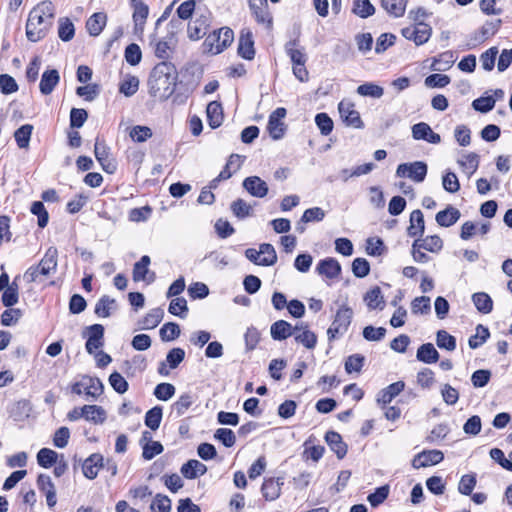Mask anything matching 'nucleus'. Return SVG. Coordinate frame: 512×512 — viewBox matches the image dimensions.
<instances>
[{
  "label": "nucleus",
  "instance_id": "f257e3e1",
  "mask_svg": "<svg viewBox=\"0 0 512 512\" xmlns=\"http://www.w3.org/2000/svg\"><path fill=\"white\" fill-rule=\"evenodd\" d=\"M178 72L175 65L162 61L154 66L148 78L149 94L167 100L175 91Z\"/></svg>",
  "mask_w": 512,
  "mask_h": 512
},
{
  "label": "nucleus",
  "instance_id": "f03ea898",
  "mask_svg": "<svg viewBox=\"0 0 512 512\" xmlns=\"http://www.w3.org/2000/svg\"><path fill=\"white\" fill-rule=\"evenodd\" d=\"M55 6L45 0L37 4L29 13L26 22V36L31 42H38L45 38L53 26Z\"/></svg>",
  "mask_w": 512,
  "mask_h": 512
},
{
  "label": "nucleus",
  "instance_id": "7ed1b4c3",
  "mask_svg": "<svg viewBox=\"0 0 512 512\" xmlns=\"http://www.w3.org/2000/svg\"><path fill=\"white\" fill-rule=\"evenodd\" d=\"M234 40V32L229 27H222L209 34L203 45L208 52L219 54L224 51Z\"/></svg>",
  "mask_w": 512,
  "mask_h": 512
},
{
  "label": "nucleus",
  "instance_id": "20e7f679",
  "mask_svg": "<svg viewBox=\"0 0 512 512\" xmlns=\"http://www.w3.org/2000/svg\"><path fill=\"white\" fill-rule=\"evenodd\" d=\"M71 390L74 394L82 395L85 393L87 396L97 399L103 393L104 385L99 378L84 375L79 382L72 385Z\"/></svg>",
  "mask_w": 512,
  "mask_h": 512
},
{
  "label": "nucleus",
  "instance_id": "39448f33",
  "mask_svg": "<svg viewBox=\"0 0 512 512\" xmlns=\"http://www.w3.org/2000/svg\"><path fill=\"white\" fill-rule=\"evenodd\" d=\"M352 316L353 311L351 308L347 306H341L338 309L334 321L327 331L328 339L330 341L336 338L338 335H343L348 330Z\"/></svg>",
  "mask_w": 512,
  "mask_h": 512
},
{
  "label": "nucleus",
  "instance_id": "423d86ee",
  "mask_svg": "<svg viewBox=\"0 0 512 512\" xmlns=\"http://www.w3.org/2000/svg\"><path fill=\"white\" fill-rule=\"evenodd\" d=\"M427 164L422 161L412 163H402L398 165L396 175L398 177H407L420 183L423 182L427 175Z\"/></svg>",
  "mask_w": 512,
  "mask_h": 512
},
{
  "label": "nucleus",
  "instance_id": "0eeeda50",
  "mask_svg": "<svg viewBox=\"0 0 512 512\" xmlns=\"http://www.w3.org/2000/svg\"><path fill=\"white\" fill-rule=\"evenodd\" d=\"M401 33L404 38L413 41L417 46H419L430 39L432 28L425 22H418L415 26L403 28Z\"/></svg>",
  "mask_w": 512,
  "mask_h": 512
},
{
  "label": "nucleus",
  "instance_id": "6e6552de",
  "mask_svg": "<svg viewBox=\"0 0 512 512\" xmlns=\"http://www.w3.org/2000/svg\"><path fill=\"white\" fill-rule=\"evenodd\" d=\"M94 154L105 172L113 174L116 171L117 163L113 158L110 157V148L106 145L104 140L96 138Z\"/></svg>",
  "mask_w": 512,
  "mask_h": 512
},
{
  "label": "nucleus",
  "instance_id": "1a4fd4ad",
  "mask_svg": "<svg viewBox=\"0 0 512 512\" xmlns=\"http://www.w3.org/2000/svg\"><path fill=\"white\" fill-rule=\"evenodd\" d=\"M286 114L287 111L283 107H278L270 114L267 130L272 139L280 140L283 138L286 131V126L282 120L285 118Z\"/></svg>",
  "mask_w": 512,
  "mask_h": 512
},
{
  "label": "nucleus",
  "instance_id": "9d476101",
  "mask_svg": "<svg viewBox=\"0 0 512 512\" xmlns=\"http://www.w3.org/2000/svg\"><path fill=\"white\" fill-rule=\"evenodd\" d=\"M248 5L256 22L271 29L273 17L268 9L267 0H250L248 1Z\"/></svg>",
  "mask_w": 512,
  "mask_h": 512
},
{
  "label": "nucleus",
  "instance_id": "9b49d317",
  "mask_svg": "<svg viewBox=\"0 0 512 512\" xmlns=\"http://www.w3.org/2000/svg\"><path fill=\"white\" fill-rule=\"evenodd\" d=\"M338 110L341 119L347 126L358 129L363 128L364 123L361 120L359 112L354 109L353 103L342 100L338 105Z\"/></svg>",
  "mask_w": 512,
  "mask_h": 512
},
{
  "label": "nucleus",
  "instance_id": "f8f14e48",
  "mask_svg": "<svg viewBox=\"0 0 512 512\" xmlns=\"http://www.w3.org/2000/svg\"><path fill=\"white\" fill-rule=\"evenodd\" d=\"M502 20L496 19L494 21H487L474 35L470 38L468 45V49H472L484 42L490 36H493L497 33L501 26Z\"/></svg>",
  "mask_w": 512,
  "mask_h": 512
},
{
  "label": "nucleus",
  "instance_id": "ddd939ff",
  "mask_svg": "<svg viewBox=\"0 0 512 512\" xmlns=\"http://www.w3.org/2000/svg\"><path fill=\"white\" fill-rule=\"evenodd\" d=\"M444 459L442 450H422L412 460L415 469L429 467L440 463Z\"/></svg>",
  "mask_w": 512,
  "mask_h": 512
},
{
  "label": "nucleus",
  "instance_id": "4468645a",
  "mask_svg": "<svg viewBox=\"0 0 512 512\" xmlns=\"http://www.w3.org/2000/svg\"><path fill=\"white\" fill-rule=\"evenodd\" d=\"M237 53L245 60H252L255 57L253 34L249 29H242L238 39Z\"/></svg>",
  "mask_w": 512,
  "mask_h": 512
},
{
  "label": "nucleus",
  "instance_id": "2eb2a0df",
  "mask_svg": "<svg viewBox=\"0 0 512 512\" xmlns=\"http://www.w3.org/2000/svg\"><path fill=\"white\" fill-rule=\"evenodd\" d=\"M88 339L85 344L86 351L94 354L95 350L104 345V327L101 324H93L86 328Z\"/></svg>",
  "mask_w": 512,
  "mask_h": 512
},
{
  "label": "nucleus",
  "instance_id": "dca6fc26",
  "mask_svg": "<svg viewBox=\"0 0 512 512\" xmlns=\"http://www.w3.org/2000/svg\"><path fill=\"white\" fill-rule=\"evenodd\" d=\"M151 263V259L148 255H144L140 258L138 262L134 264L132 277L135 282L139 281H147L151 283L155 279V273L150 272L149 265Z\"/></svg>",
  "mask_w": 512,
  "mask_h": 512
},
{
  "label": "nucleus",
  "instance_id": "f3484780",
  "mask_svg": "<svg viewBox=\"0 0 512 512\" xmlns=\"http://www.w3.org/2000/svg\"><path fill=\"white\" fill-rule=\"evenodd\" d=\"M243 188L253 197L263 198L268 194V185L258 176H249L242 183Z\"/></svg>",
  "mask_w": 512,
  "mask_h": 512
},
{
  "label": "nucleus",
  "instance_id": "a211bd4d",
  "mask_svg": "<svg viewBox=\"0 0 512 512\" xmlns=\"http://www.w3.org/2000/svg\"><path fill=\"white\" fill-rule=\"evenodd\" d=\"M58 265V250L56 247H49L38 263L39 271L42 276H49L54 273Z\"/></svg>",
  "mask_w": 512,
  "mask_h": 512
},
{
  "label": "nucleus",
  "instance_id": "6ab92c4d",
  "mask_svg": "<svg viewBox=\"0 0 512 512\" xmlns=\"http://www.w3.org/2000/svg\"><path fill=\"white\" fill-rule=\"evenodd\" d=\"M412 136L415 140H425L432 144L441 142L440 135L435 133L425 122H420L412 126Z\"/></svg>",
  "mask_w": 512,
  "mask_h": 512
},
{
  "label": "nucleus",
  "instance_id": "aec40b11",
  "mask_svg": "<svg viewBox=\"0 0 512 512\" xmlns=\"http://www.w3.org/2000/svg\"><path fill=\"white\" fill-rule=\"evenodd\" d=\"M130 5L133 8V22L136 31H143L146 23L149 7L142 0H131Z\"/></svg>",
  "mask_w": 512,
  "mask_h": 512
},
{
  "label": "nucleus",
  "instance_id": "412c9836",
  "mask_svg": "<svg viewBox=\"0 0 512 512\" xmlns=\"http://www.w3.org/2000/svg\"><path fill=\"white\" fill-rule=\"evenodd\" d=\"M316 271L328 279H335L341 274V265L335 258H325L319 261Z\"/></svg>",
  "mask_w": 512,
  "mask_h": 512
},
{
  "label": "nucleus",
  "instance_id": "4be33fe9",
  "mask_svg": "<svg viewBox=\"0 0 512 512\" xmlns=\"http://www.w3.org/2000/svg\"><path fill=\"white\" fill-rule=\"evenodd\" d=\"M283 484V478H277L276 480L274 478L265 479L261 487V492L265 500L273 501L279 498Z\"/></svg>",
  "mask_w": 512,
  "mask_h": 512
},
{
  "label": "nucleus",
  "instance_id": "5701e85b",
  "mask_svg": "<svg viewBox=\"0 0 512 512\" xmlns=\"http://www.w3.org/2000/svg\"><path fill=\"white\" fill-rule=\"evenodd\" d=\"M60 81L59 72L56 69H48L42 74L39 89L43 95H49Z\"/></svg>",
  "mask_w": 512,
  "mask_h": 512
},
{
  "label": "nucleus",
  "instance_id": "b1692460",
  "mask_svg": "<svg viewBox=\"0 0 512 512\" xmlns=\"http://www.w3.org/2000/svg\"><path fill=\"white\" fill-rule=\"evenodd\" d=\"M103 467V456L99 453H94L89 456L82 465L83 474L88 479L97 477L99 469Z\"/></svg>",
  "mask_w": 512,
  "mask_h": 512
},
{
  "label": "nucleus",
  "instance_id": "393cba45",
  "mask_svg": "<svg viewBox=\"0 0 512 512\" xmlns=\"http://www.w3.org/2000/svg\"><path fill=\"white\" fill-rule=\"evenodd\" d=\"M299 39H293L285 44V52L290 57L293 65L306 64L307 55L304 48L299 47Z\"/></svg>",
  "mask_w": 512,
  "mask_h": 512
},
{
  "label": "nucleus",
  "instance_id": "a878e982",
  "mask_svg": "<svg viewBox=\"0 0 512 512\" xmlns=\"http://www.w3.org/2000/svg\"><path fill=\"white\" fill-rule=\"evenodd\" d=\"M460 216L461 213L457 208L448 205L446 209L439 211L436 214L435 219L438 225L442 227H450L459 220Z\"/></svg>",
  "mask_w": 512,
  "mask_h": 512
},
{
  "label": "nucleus",
  "instance_id": "bb28decb",
  "mask_svg": "<svg viewBox=\"0 0 512 512\" xmlns=\"http://www.w3.org/2000/svg\"><path fill=\"white\" fill-rule=\"evenodd\" d=\"M180 471L185 478L195 479L204 475L207 471V467L196 459H190L182 465Z\"/></svg>",
  "mask_w": 512,
  "mask_h": 512
},
{
  "label": "nucleus",
  "instance_id": "cd10ccee",
  "mask_svg": "<svg viewBox=\"0 0 512 512\" xmlns=\"http://www.w3.org/2000/svg\"><path fill=\"white\" fill-rule=\"evenodd\" d=\"M425 229L424 216L421 210H413L410 215V225L407 228V234L410 237L422 236Z\"/></svg>",
  "mask_w": 512,
  "mask_h": 512
},
{
  "label": "nucleus",
  "instance_id": "c85d7f7f",
  "mask_svg": "<svg viewBox=\"0 0 512 512\" xmlns=\"http://www.w3.org/2000/svg\"><path fill=\"white\" fill-rule=\"evenodd\" d=\"M107 22V15L103 12L94 13L86 22V29L90 36H98L104 29Z\"/></svg>",
  "mask_w": 512,
  "mask_h": 512
},
{
  "label": "nucleus",
  "instance_id": "c756f323",
  "mask_svg": "<svg viewBox=\"0 0 512 512\" xmlns=\"http://www.w3.org/2000/svg\"><path fill=\"white\" fill-rule=\"evenodd\" d=\"M413 248H422L432 253H437L443 248V241L438 235H430L424 239H416Z\"/></svg>",
  "mask_w": 512,
  "mask_h": 512
},
{
  "label": "nucleus",
  "instance_id": "7c9ffc66",
  "mask_svg": "<svg viewBox=\"0 0 512 512\" xmlns=\"http://www.w3.org/2000/svg\"><path fill=\"white\" fill-rule=\"evenodd\" d=\"M439 352L432 343L422 344L416 353V358L426 364L436 363L439 360Z\"/></svg>",
  "mask_w": 512,
  "mask_h": 512
},
{
  "label": "nucleus",
  "instance_id": "2f4dec72",
  "mask_svg": "<svg viewBox=\"0 0 512 512\" xmlns=\"http://www.w3.org/2000/svg\"><path fill=\"white\" fill-rule=\"evenodd\" d=\"M208 124L212 129L218 128L223 121V109L219 102L212 101L206 109Z\"/></svg>",
  "mask_w": 512,
  "mask_h": 512
},
{
  "label": "nucleus",
  "instance_id": "473e14b6",
  "mask_svg": "<svg viewBox=\"0 0 512 512\" xmlns=\"http://www.w3.org/2000/svg\"><path fill=\"white\" fill-rule=\"evenodd\" d=\"M270 333L274 340H285L293 335L292 325L285 320H278L271 325Z\"/></svg>",
  "mask_w": 512,
  "mask_h": 512
},
{
  "label": "nucleus",
  "instance_id": "72a5a7b5",
  "mask_svg": "<svg viewBox=\"0 0 512 512\" xmlns=\"http://www.w3.org/2000/svg\"><path fill=\"white\" fill-rule=\"evenodd\" d=\"M405 388V383L403 381H397L385 389L381 390L380 396L378 398V402L383 403L384 405L389 404L396 396H398Z\"/></svg>",
  "mask_w": 512,
  "mask_h": 512
},
{
  "label": "nucleus",
  "instance_id": "f704fd0d",
  "mask_svg": "<svg viewBox=\"0 0 512 512\" xmlns=\"http://www.w3.org/2000/svg\"><path fill=\"white\" fill-rule=\"evenodd\" d=\"M364 301L367 303L369 309L382 310L385 305L381 289L378 286H375L366 292L364 295Z\"/></svg>",
  "mask_w": 512,
  "mask_h": 512
},
{
  "label": "nucleus",
  "instance_id": "c9c22d12",
  "mask_svg": "<svg viewBox=\"0 0 512 512\" xmlns=\"http://www.w3.org/2000/svg\"><path fill=\"white\" fill-rule=\"evenodd\" d=\"M408 0H381L382 8L391 16L401 17L405 13Z\"/></svg>",
  "mask_w": 512,
  "mask_h": 512
},
{
  "label": "nucleus",
  "instance_id": "e433bc0d",
  "mask_svg": "<svg viewBox=\"0 0 512 512\" xmlns=\"http://www.w3.org/2000/svg\"><path fill=\"white\" fill-rule=\"evenodd\" d=\"M16 277L9 286L4 289L2 294V303L5 307H12L18 303L19 300V286Z\"/></svg>",
  "mask_w": 512,
  "mask_h": 512
},
{
  "label": "nucleus",
  "instance_id": "4c0bfd02",
  "mask_svg": "<svg viewBox=\"0 0 512 512\" xmlns=\"http://www.w3.org/2000/svg\"><path fill=\"white\" fill-rule=\"evenodd\" d=\"M116 308V300L108 295H103L95 305V314L98 317L106 318L111 315L110 310Z\"/></svg>",
  "mask_w": 512,
  "mask_h": 512
},
{
  "label": "nucleus",
  "instance_id": "58836bf2",
  "mask_svg": "<svg viewBox=\"0 0 512 512\" xmlns=\"http://www.w3.org/2000/svg\"><path fill=\"white\" fill-rule=\"evenodd\" d=\"M33 129V125L24 124L14 132L15 141L20 149H27L29 147Z\"/></svg>",
  "mask_w": 512,
  "mask_h": 512
},
{
  "label": "nucleus",
  "instance_id": "ea45409f",
  "mask_svg": "<svg viewBox=\"0 0 512 512\" xmlns=\"http://www.w3.org/2000/svg\"><path fill=\"white\" fill-rule=\"evenodd\" d=\"M473 303L477 310L481 313L487 314L492 311L493 301L491 297L484 292L474 293L472 296Z\"/></svg>",
  "mask_w": 512,
  "mask_h": 512
},
{
  "label": "nucleus",
  "instance_id": "a19ab883",
  "mask_svg": "<svg viewBox=\"0 0 512 512\" xmlns=\"http://www.w3.org/2000/svg\"><path fill=\"white\" fill-rule=\"evenodd\" d=\"M352 12L360 18H368L375 13V7L370 0H354Z\"/></svg>",
  "mask_w": 512,
  "mask_h": 512
},
{
  "label": "nucleus",
  "instance_id": "79ce46f5",
  "mask_svg": "<svg viewBox=\"0 0 512 512\" xmlns=\"http://www.w3.org/2000/svg\"><path fill=\"white\" fill-rule=\"evenodd\" d=\"M208 27L207 19L204 16L196 19L194 24L188 25V36L192 40H198L202 38L206 34V29Z\"/></svg>",
  "mask_w": 512,
  "mask_h": 512
},
{
  "label": "nucleus",
  "instance_id": "37998d69",
  "mask_svg": "<svg viewBox=\"0 0 512 512\" xmlns=\"http://www.w3.org/2000/svg\"><path fill=\"white\" fill-rule=\"evenodd\" d=\"M390 487L388 484L377 487L373 493L367 496V501L371 507L376 508L381 505L389 496Z\"/></svg>",
  "mask_w": 512,
  "mask_h": 512
},
{
  "label": "nucleus",
  "instance_id": "c03bdc74",
  "mask_svg": "<svg viewBox=\"0 0 512 512\" xmlns=\"http://www.w3.org/2000/svg\"><path fill=\"white\" fill-rule=\"evenodd\" d=\"M84 418L94 423H103L106 419V412L101 406L84 405Z\"/></svg>",
  "mask_w": 512,
  "mask_h": 512
},
{
  "label": "nucleus",
  "instance_id": "a18cd8bd",
  "mask_svg": "<svg viewBox=\"0 0 512 512\" xmlns=\"http://www.w3.org/2000/svg\"><path fill=\"white\" fill-rule=\"evenodd\" d=\"M230 209L238 219L249 217L253 213L252 206L245 200L238 198L231 203Z\"/></svg>",
  "mask_w": 512,
  "mask_h": 512
},
{
  "label": "nucleus",
  "instance_id": "49530a36",
  "mask_svg": "<svg viewBox=\"0 0 512 512\" xmlns=\"http://www.w3.org/2000/svg\"><path fill=\"white\" fill-rule=\"evenodd\" d=\"M163 416V410L161 406H154L146 412L145 425L151 430H157L160 426Z\"/></svg>",
  "mask_w": 512,
  "mask_h": 512
},
{
  "label": "nucleus",
  "instance_id": "de8ad7c7",
  "mask_svg": "<svg viewBox=\"0 0 512 512\" xmlns=\"http://www.w3.org/2000/svg\"><path fill=\"white\" fill-rule=\"evenodd\" d=\"M164 311L161 308L152 309L141 321L142 329H154L162 321Z\"/></svg>",
  "mask_w": 512,
  "mask_h": 512
},
{
  "label": "nucleus",
  "instance_id": "09e8293b",
  "mask_svg": "<svg viewBox=\"0 0 512 512\" xmlns=\"http://www.w3.org/2000/svg\"><path fill=\"white\" fill-rule=\"evenodd\" d=\"M59 27H58V36L64 41H70L75 35V27L69 18H60L59 19Z\"/></svg>",
  "mask_w": 512,
  "mask_h": 512
},
{
  "label": "nucleus",
  "instance_id": "8fccbe9b",
  "mask_svg": "<svg viewBox=\"0 0 512 512\" xmlns=\"http://www.w3.org/2000/svg\"><path fill=\"white\" fill-rule=\"evenodd\" d=\"M479 161V155L475 152H470L465 154L462 160H458V163L467 171L468 177H470L478 169Z\"/></svg>",
  "mask_w": 512,
  "mask_h": 512
},
{
  "label": "nucleus",
  "instance_id": "3c124183",
  "mask_svg": "<svg viewBox=\"0 0 512 512\" xmlns=\"http://www.w3.org/2000/svg\"><path fill=\"white\" fill-rule=\"evenodd\" d=\"M180 333L179 325L174 322L165 323L159 331L160 338L164 342L175 340L179 337Z\"/></svg>",
  "mask_w": 512,
  "mask_h": 512
},
{
  "label": "nucleus",
  "instance_id": "603ef678",
  "mask_svg": "<svg viewBox=\"0 0 512 512\" xmlns=\"http://www.w3.org/2000/svg\"><path fill=\"white\" fill-rule=\"evenodd\" d=\"M436 344L440 349L454 351L456 349V338L446 330H439L436 334Z\"/></svg>",
  "mask_w": 512,
  "mask_h": 512
},
{
  "label": "nucleus",
  "instance_id": "864d4df0",
  "mask_svg": "<svg viewBox=\"0 0 512 512\" xmlns=\"http://www.w3.org/2000/svg\"><path fill=\"white\" fill-rule=\"evenodd\" d=\"M490 332L487 327L479 324L476 327V334L471 336L468 340L469 347L476 349L480 347L489 338Z\"/></svg>",
  "mask_w": 512,
  "mask_h": 512
},
{
  "label": "nucleus",
  "instance_id": "5fc2aeb1",
  "mask_svg": "<svg viewBox=\"0 0 512 512\" xmlns=\"http://www.w3.org/2000/svg\"><path fill=\"white\" fill-rule=\"evenodd\" d=\"M260 255L263 254L264 257L261 259V266H271L274 265L277 261V254L273 247V245L269 243H263L259 247Z\"/></svg>",
  "mask_w": 512,
  "mask_h": 512
},
{
  "label": "nucleus",
  "instance_id": "6e6d98bb",
  "mask_svg": "<svg viewBox=\"0 0 512 512\" xmlns=\"http://www.w3.org/2000/svg\"><path fill=\"white\" fill-rule=\"evenodd\" d=\"M193 402V396L190 393H184L172 405V411L175 412L177 416H182L191 407Z\"/></svg>",
  "mask_w": 512,
  "mask_h": 512
},
{
  "label": "nucleus",
  "instance_id": "4d7b16f0",
  "mask_svg": "<svg viewBox=\"0 0 512 512\" xmlns=\"http://www.w3.org/2000/svg\"><path fill=\"white\" fill-rule=\"evenodd\" d=\"M58 454L55 450H39L37 462L43 468H50L57 463Z\"/></svg>",
  "mask_w": 512,
  "mask_h": 512
},
{
  "label": "nucleus",
  "instance_id": "13d9d810",
  "mask_svg": "<svg viewBox=\"0 0 512 512\" xmlns=\"http://www.w3.org/2000/svg\"><path fill=\"white\" fill-rule=\"evenodd\" d=\"M31 213L38 217V226L44 228L47 226L49 221V214L41 201H35L31 205Z\"/></svg>",
  "mask_w": 512,
  "mask_h": 512
},
{
  "label": "nucleus",
  "instance_id": "bf43d9fd",
  "mask_svg": "<svg viewBox=\"0 0 512 512\" xmlns=\"http://www.w3.org/2000/svg\"><path fill=\"white\" fill-rule=\"evenodd\" d=\"M175 386L171 383H160L154 389V396L161 401H168L175 394Z\"/></svg>",
  "mask_w": 512,
  "mask_h": 512
},
{
  "label": "nucleus",
  "instance_id": "052dcab7",
  "mask_svg": "<svg viewBox=\"0 0 512 512\" xmlns=\"http://www.w3.org/2000/svg\"><path fill=\"white\" fill-rule=\"evenodd\" d=\"M169 313L175 316H179L180 318H185L188 312L187 301L183 297H177L172 299L169 308Z\"/></svg>",
  "mask_w": 512,
  "mask_h": 512
},
{
  "label": "nucleus",
  "instance_id": "680f3d73",
  "mask_svg": "<svg viewBox=\"0 0 512 512\" xmlns=\"http://www.w3.org/2000/svg\"><path fill=\"white\" fill-rule=\"evenodd\" d=\"M357 93L361 96L381 98L384 94V89L374 83H364L358 86Z\"/></svg>",
  "mask_w": 512,
  "mask_h": 512
},
{
  "label": "nucleus",
  "instance_id": "e2e57ef3",
  "mask_svg": "<svg viewBox=\"0 0 512 512\" xmlns=\"http://www.w3.org/2000/svg\"><path fill=\"white\" fill-rule=\"evenodd\" d=\"M125 60L131 66H135L140 63L142 59V52L138 44L131 43L125 48L124 52Z\"/></svg>",
  "mask_w": 512,
  "mask_h": 512
},
{
  "label": "nucleus",
  "instance_id": "0e129e2a",
  "mask_svg": "<svg viewBox=\"0 0 512 512\" xmlns=\"http://www.w3.org/2000/svg\"><path fill=\"white\" fill-rule=\"evenodd\" d=\"M413 314H428L431 310V302L428 296L416 297L411 303Z\"/></svg>",
  "mask_w": 512,
  "mask_h": 512
},
{
  "label": "nucleus",
  "instance_id": "69168bd1",
  "mask_svg": "<svg viewBox=\"0 0 512 512\" xmlns=\"http://www.w3.org/2000/svg\"><path fill=\"white\" fill-rule=\"evenodd\" d=\"M215 439H217L225 447H232L235 444V433L228 428H219L215 431Z\"/></svg>",
  "mask_w": 512,
  "mask_h": 512
},
{
  "label": "nucleus",
  "instance_id": "338daca9",
  "mask_svg": "<svg viewBox=\"0 0 512 512\" xmlns=\"http://www.w3.org/2000/svg\"><path fill=\"white\" fill-rule=\"evenodd\" d=\"M150 509L153 512H170L171 500L166 495L157 494L150 505Z\"/></svg>",
  "mask_w": 512,
  "mask_h": 512
},
{
  "label": "nucleus",
  "instance_id": "774afa93",
  "mask_svg": "<svg viewBox=\"0 0 512 512\" xmlns=\"http://www.w3.org/2000/svg\"><path fill=\"white\" fill-rule=\"evenodd\" d=\"M490 457L502 468L512 472V450L508 458L505 457L503 450H490Z\"/></svg>",
  "mask_w": 512,
  "mask_h": 512
}]
</instances>
